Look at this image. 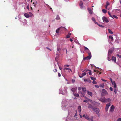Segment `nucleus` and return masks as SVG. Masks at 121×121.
I'll list each match as a JSON object with an SVG mask.
<instances>
[{
	"instance_id": "43",
	"label": "nucleus",
	"mask_w": 121,
	"mask_h": 121,
	"mask_svg": "<svg viewBox=\"0 0 121 121\" xmlns=\"http://www.w3.org/2000/svg\"><path fill=\"white\" fill-rule=\"evenodd\" d=\"M61 49L59 47H57V50L58 51H60V50Z\"/></svg>"
},
{
	"instance_id": "42",
	"label": "nucleus",
	"mask_w": 121,
	"mask_h": 121,
	"mask_svg": "<svg viewBox=\"0 0 121 121\" xmlns=\"http://www.w3.org/2000/svg\"><path fill=\"white\" fill-rule=\"evenodd\" d=\"M78 90L80 91L82 89V88L80 87H78Z\"/></svg>"
},
{
	"instance_id": "17",
	"label": "nucleus",
	"mask_w": 121,
	"mask_h": 121,
	"mask_svg": "<svg viewBox=\"0 0 121 121\" xmlns=\"http://www.w3.org/2000/svg\"><path fill=\"white\" fill-rule=\"evenodd\" d=\"M24 15L26 18H28L30 17L28 13H25L24 14Z\"/></svg>"
},
{
	"instance_id": "26",
	"label": "nucleus",
	"mask_w": 121,
	"mask_h": 121,
	"mask_svg": "<svg viewBox=\"0 0 121 121\" xmlns=\"http://www.w3.org/2000/svg\"><path fill=\"white\" fill-rule=\"evenodd\" d=\"M104 83H103L100 85L99 86L101 87L104 88Z\"/></svg>"
},
{
	"instance_id": "31",
	"label": "nucleus",
	"mask_w": 121,
	"mask_h": 121,
	"mask_svg": "<svg viewBox=\"0 0 121 121\" xmlns=\"http://www.w3.org/2000/svg\"><path fill=\"white\" fill-rule=\"evenodd\" d=\"M108 32L109 33L111 34H113V32L109 29H108Z\"/></svg>"
},
{
	"instance_id": "36",
	"label": "nucleus",
	"mask_w": 121,
	"mask_h": 121,
	"mask_svg": "<svg viewBox=\"0 0 121 121\" xmlns=\"http://www.w3.org/2000/svg\"><path fill=\"white\" fill-rule=\"evenodd\" d=\"M108 14L111 17H112H112H113V15H112L109 12H108Z\"/></svg>"
},
{
	"instance_id": "52",
	"label": "nucleus",
	"mask_w": 121,
	"mask_h": 121,
	"mask_svg": "<svg viewBox=\"0 0 121 121\" xmlns=\"http://www.w3.org/2000/svg\"><path fill=\"white\" fill-rule=\"evenodd\" d=\"M26 8L28 10L29 9V8L28 4V5L27 6Z\"/></svg>"
},
{
	"instance_id": "15",
	"label": "nucleus",
	"mask_w": 121,
	"mask_h": 121,
	"mask_svg": "<svg viewBox=\"0 0 121 121\" xmlns=\"http://www.w3.org/2000/svg\"><path fill=\"white\" fill-rule=\"evenodd\" d=\"M83 3L82 1H81L80 4V8L82 9L83 8Z\"/></svg>"
},
{
	"instance_id": "19",
	"label": "nucleus",
	"mask_w": 121,
	"mask_h": 121,
	"mask_svg": "<svg viewBox=\"0 0 121 121\" xmlns=\"http://www.w3.org/2000/svg\"><path fill=\"white\" fill-rule=\"evenodd\" d=\"M112 61H114L115 62H116V58L115 57L113 56H112Z\"/></svg>"
},
{
	"instance_id": "60",
	"label": "nucleus",
	"mask_w": 121,
	"mask_h": 121,
	"mask_svg": "<svg viewBox=\"0 0 121 121\" xmlns=\"http://www.w3.org/2000/svg\"><path fill=\"white\" fill-rule=\"evenodd\" d=\"M53 71L55 72H56L57 71V70L56 69H55Z\"/></svg>"
},
{
	"instance_id": "54",
	"label": "nucleus",
	"mask_w": 121,
	"mask_h": 121,
	"mask_svg": "<svg viewBox=\"0 0 121 121\" xmlns=\"http://www.w3.org/2000/svg\"><path fill=\"white\" fill-rule=\"evenodd\" d=\"M58 75L59 77H60L61 76V74L59 73H58Z\"/></svg>"
},
{
	"instance_id": "8",
	"label": "nucleus",
	"mask_w": 121,
	"mask_h": 121,
	"mask_svg": "<svg viewBox=\"0 0 121 121\" xmlns=\"http://www.w3.org/2000/svg\"><path fill=\"white\" fill-rule=\"evenodd\" d=\"M110 106V103H108L107 104L105 108V110L106 111H108L109 107Z\"/></svg>"
},
{
	"instance_id": "40",
	"label": "nucleus",
	"mask_w": 121,
	"mask_h": 121,
	"mask_svg": "<svg viewBox=\"0 0 121 121\" xmlns=\"http://www.w3.org/2000/svg\"><path fill=\"white\" fill-rule=\"evenodd\" d=\"M56 19L57 20H59L60 19V17L58 15H57L56 17Z\"/></svg>"
},
{
	"instance_id": "25",
	"label": "nucleus",
	"mask_w": 121,
	"mask_h": 121,
	"mask_svg": "<svg viewBox=\"0 0 121 121\" xmlns=\"http://www.w3.org/2000/svg\"><path fill=\"white\" fill-rule=\"evenodd\" d=\"M88 107L89 108H92V109H93L94 108H93V106L91 104H89Z\"/></svg>"
},
{
	"instance_id": "34",
	"label": "nucleus",
	"mask_w": 121,
	"mask_h": 121,
	"mask_svg": "<svg viewBox=\"0 0 121 121\" xmlns=\"http://www.w3.org/2000/svg\"><path fill=\"white\" fill-rule=\"evenodd\" d=\"M102 11L103 13H107V11L104 9H103L102 10Z\"/></svg>"
},
{
	"instance_id": "55",
	"label": "nucleus",
	"mask_w": 121,
	"mask_h": 121,
	"mask_svg": "<svg viewBox=\"0 0 121 121\" xmlns=\"http://www.w3.org/2000/svg\"><path fill=\"white\" fill-rule=\"evenodd\" d=\"M75 81V80L74 79H73L72 80V82L73 83Z\"/></svg>"
},
{
	"instance_id": "32",
	"label": "nucleus",
	"mask_w": 121,
	"mask_h": 121,
	"mask_svg": "<svg viewBox=\"0 0 121 121\" xmlns=\"http://www.w3.org/2000/svg\"><path fill=\"white\" fill-rule=\"evenodd\" d=\"M30 17H33L34 16L33 14L31 13L30 12Z\"/></svg>"
},
{
	"instance_id": "12",
	"label": "nucleus",
	"mask_w": 121,
	"mask_h": 121,
	"mask_svg": "<svg viewBox=\"0 0 121 121\" xmlns=\"http://www.w3.org/2000/svg\"><path fill=\"white\" fill-rule=\"evenodd\" d=\"M62 108L63 110H65L67 109V106H63V105L62 106Z\"/></svg>"
},
{
	"instance_id": "14",
	"label": "nucleus",
	"mask_w": 121,
	"mask_h": 121,
	"mask_svg": "<svg viewBox=\"0 0 121 121\" xmlns=\"http://www.w3.org/2000/svg\"><path fill=\"white\" fill-rule=\"evenodd\" d=\"M102 92L105 94V95L108 94V93L107 91L104 89H103L102 90Z\"/></svg>"
},
{
	"instance_id": "22",
	"label": "nucleus",
	"mask_w": 121,
	"mask_h": 121,
	"mask_svg": "<svg viewBox=\"0 0 121 121\" xmlns=\"http://www.w3.org/2000/svg\"><path fill=\"white\" fill-rule=\"evenodd\" d=\"M111 101V100L110 98L106 99L105 102H110Z\"/></svg>"
},
{
	"instance_id": "51",
	"label": "nucleus",
	"mask_w": 121,
	"mask_h": 121,
	"mask_svg": "<svg viewBox=\"0 0 121 121\" xmlns=\"http://www.w3.org/2000/svg\"><path fill=\"white\" fill-rule=\"evenodd\" d=\"M88 101L87 100H85L83 101L84 102L87 103V102Z\"/></svg>"
},
{
	"instance_id": "23",
	"label": "nucleus",
	"mask_w": 121,
	"mask_h": 121,
	"mask_svg": "<svg viewBox=\"0 0 121 121\" xmlns=\"http://www.w3.org/2000/svg\"><path fill=\"white\" fill-rule=\"evenodd\" d=\"M113 51V50L112 49H110L109 50L108 53V54H111L112 52Z\"/></svg>"
},
{
	"instance_id": "29",
	"label": "nucleus",
	"mask_w": 121,
	"mask_h": 121,
	"mask_svg": "<svg viewBox=\"0 0 121 121\" xmlns=\"http://www.w3.org/2000/svg\"><path fill=\"white\" fill-rule=\"evenodd\" d=\"M92 20L93 21H94L95 22V23L97 24V22H95V20L94 18L92 17Z\"/></svg>"
},
{
	"instance_id": "13",
	"label": "nucleus",
	"mask_w": 121,
	"mask_h": 121,
	"mask_svg": "<svg viewBox=\"0 0 121 121\" xmlns=\"http://www.w3.org/2000/svg\"><path fill=\"white\" fill-rule=\"evenodd\" d=\"M77 89V87H76L74 88H72L71 89V90L73 92V93L74 92L75 93Z\"/></svg>"
},
{
	"instance_id": "61",
	"label": "nucleus",
	"mask_w": 121,
	"mask_h": 121,
	"mask_svg": "<svg viewBox=\"0 0 121 121\" xmlns=\"http://www.w3.org/2000/svg\"><path fill=\"white\" fill-rule=\"evenodd\" d=\"M84 80L85 82L88 81V80L87 79H85Z\"/></svg>"
},
{
	"instance_id": "63",
	"label": "nucleus",
	"mask_w": 121,
	"mask_h": 121,
	"mask_svg": "<svg viewBox=\"0 0 121 121\" xmlns=\"http://www.w3.org/2000/svg\"><path fill=\"white\" fill-rule=\"evenodd\" d=\"M110 80L111 82L112 83L113 82H112V78H110Z\"/></svg>"
},
{
	"instance_id": "46",
	"label": "nucleus",
	"mask_w": 121,
	"mask_h": 121,
	"mask_svg": "<svg viewBox=\"0 0 121 121\" xmlns=\"http://www.w3.org/2000/svg\"><path fill=\"white\" fill-rule=\"evenodd\" d=\"M109 89L110 91H113V88L111 87H110Z\"/></svg>"
},
{
	"instance_id": "1",
	"label": "nucleus",
	"mask_w": 121,
	"mask_h": 121,
	"mask_svg": "<svg viewBox=\"0 0 121 121\" xmlns=\"http://www.w3.org/2000/svg\"><path fill=\"white\" fill-rule=\"evenodd\" d=\"M84 49L86 51V52L88 53L89 56L86 57L84 58L83 60H88L91 58V53L90 52L89 49L87 47H84Z\"/></svg>"
},
{
	"instance_id": "10",
	"label": "nucleus",
	"mask_w": 121,
	"mask_h": 121,
	"mask_svg": "<svg viewBox=\"0 0 121 121\" xmlns=\"http://www.w3.org/2000/svg\"><path fill=\"white\" fill-rule=\"evenodd\" d=\"M86 72H84L82 73V74L80 75H79V76L80 78H82L84 76L86 75Z\"/></svg>"
},
{
	"instance_id": "3",
	"label": "nucleus",
	"mask_w": 121,
	"mask_h": 121,
	"mask_svg": "<svg viewBox=\"0 0 121 121\" xmlns=\"http://www.w3.org/2000/svg\"><path fill=\"white\" fill-rule=\"evenodd\" d=\"M83 117L89 121L90 120H92V118H93V117L92 116H91V118H90L89 116L87 114H84Z\"/></svg>"
},
{
	"instance_id": "5",
	"label": "nucleus",
	"mask_w": 121,
	"mask_h": 121,
	"mask_svg": "<svg viewBox=\"0 0 121 121\" xmlns=\"http://www.w3.org/2000/svg\"><path fill=\"white\" fill-rule=\"evenodd\" d=\"M102 19L104 22L108 23L109 22L107 18L105 17H102Z\"/></svg>"
},
{
	"instance_id": "30",
	"label": "nucleus",
	"mask_w": 121,
	"mask_h": 121,
	"mask_svg": "<svg viewBox=\"0 0 121 121\" xmlns=\"http://www.w3.org/2000/svg\"><path fill=\"white\" fill-rule=\"evenodd\" d=\"M109 39H111V40L112 41H113V37H112V36H111V35L109 36Z\"/></svg>"
},
{
	"instance_id": "37",
	"label": "nucleus",
	"mask_w": 121,
	"mask_h": 121,
	"mask_svg": "<svg viewBox=\"0 0 121 121\" xmlns=\"http://www.w3.org/2000/svg\"><path fill=\"white\" fill-rule=\"evenodd\" d=\"M112 17V18L113 19L114 18V17L115 18L117 19L118 18V17L117 16H115V15H113V17Z\"/></svg>"
},
{
	"instance_id": "6",
	"label": "nucleus",
	"mask_w": 121,
	"mask_h": 121,
	"mask_svg": "<svg viewBox=\"0 0 121 121\" xmlns=\"http://www.w3.org/2000/svg\"><path fill=\"white\" fill-rule=\"evenodd\" d=\"M93 109L94 111L97 114H98L99 113V108H94Z\"/></svg>"
},
{
	"instance_id": "64",
	"label": "nucleus",
	"mask_w": 121,
	"mask_h": 121,
	"mask_svg": "<svg viewBox=\"0 0 121 121\" xmlns=\"http://www.w3.org/2000/svg\"><path fill=\"white\" fill-rule=\"evenodd\" d=\"M59 68L60 70H61L62 69V68L61 67H60V66H59Z\"/></svg>"
},
{
	"instance_id": "33",
	"label": "nucleus",
	"mask_w": 121,
	"mask_h": 121,
	"mask_svg": "<svg viewBox=\"0 0 121 121\" xmlns=\"http://www.w3.org/2000/svg\"><path fill=\"white\" fill-rule=\"evenodd\" d=\"M89 71V74L90 75H91V70H86V71Z\"/></svg>"
},
{
	"instance_id": "48",
	"label": "nucleus",
	"mask_w": 121,
	"mask_h": 121,
	"mask_svg": "<svg viewBox=\"0 0 121 121\" xmlns=\"http://www.w3.org/2000/svg\"><path fill=\"white\" fill-rule=\"evenodd\" d=\"M117 121H121V118H119L117 120Z\"/></svg>"
},
{
	"instance_id": "56",
	"label": "nucleus",
	"mask_w": 121,
	"mask_h": 121,
	"mask_svg": "<svg viewBox=\"0 0 121 121\" xmlns=\"http://www.w3.org/2000/svg\"><path fill=\"white\" fill-rule=\"evenodd\" d=\"M95 86L97 88H99V86L98 85H95Z\"/></svg>"
},
{
	"instance_id": "11",
	"label": "nucleus",
	"mask_w": 121,
	"mask_h": 121,
	"mask_svg": "<svg viewBox=\"0 0 121 121\" xmlns=\"http://www.w3.org/2000/svg\"><path fill=\"white\" fill-rule=\"evenodd\" d=\"M114 106L113 105H112L110 107V111L111 112H113L114 111Z\"/></svg>"
},
{
	"instance_id": "7",
	"label": "nucleus",
	"mask_w": 121,
	"mask_h": 121,
	"mask_svg": "<svg viewBox=\"0 0 121 121\" xmlns=\"http://www.w3.org/2000/svg\"><path fill=\"white\" fill-rule=\"evenodd\" d=\"M99 100L101 102L105 103L106 98L104 97H101L99 99Z\"/></svg>"
},
{
	"instance_id": "9",
	"label": "nucleus",
	"mask_w": 121,
	"mask_h": 121,
	"mask_svg": "<svg viewBox=\"0 0 121 121\" xmlns=\"http://www.w3.org/2000/svg\"><path fill=\"white\" fill-rule=\"evenodd\" d=\"M63 69L64 71L65 70H68V72L69 73H70V72H72V70L71 69L67 68H65L64 69Z\"/></svg>"
},
{
	"instance_id": "59",
	"label": "nucleus",
	"mask_w": 121,
	"mask_h": 121,
	"mask_svg": "<svg viewBox=\"0 0 121 121\" xmlns=\"http://www.w3.org/2000/svg\"><path fill=\"white\" fill-rule=\"evenodd\" d=\"M69 65H64V67H65V66H67V67H69Z\"/></svg>"
},
{
	"instance_id": "16",
	"label": "nucleus",
	"mask_w": 121,
	"mask_h": 121,
	"mask_svg": "<svg viewBox=\"0 0 121 121\" xmlns=\"http://www.w3.org/2000/svg\"><path fill=\"white\" fill-rule=\"evenodd\" d=\"M87 9L90 14H92L93 12L91 9L89 8H88Z\"/></svg>"
},
{
	"instance_id": "18",
	"label": "nucleus",
	"mask_w": 121,
	"mask_h": 121,
	"mask_svg": "<svg viewBox=\"0 0 121 121\" xmlns=\"http://www.w3.org/2000/svg\"><path fill=\"white\" fill-rule=\"evenodd\" d=\"M78 111L79 112H81V108L80 106H79L78 108Z\"/></svg>"
},
{
	"instance_id": "53",
	"label": "nucleus",
	"mask_w": 121,
	"mask_h": 121,
	"mask_svg": "<svg viewBox=\"0 0 121 121\" xmlns=\"http://www.w3.org/2000/svg\"><path fill=\"white\" fill-rule=\"evenodd\" d=\"M109 55H108V60L109 61H110L111 60V59L110 58H109Z\"/></svg>"
},
{
	"instance_id": "38",
	"label": "nucleus",
	"mask_w": 121,
	"mask_h": 121,
	"mask_svg": "<svg viewBox=\"0 0 121 121\" xmlns=\"http://www.w3.org/2000/svg\"><path fill=\"white\" fill-rule=\"evenodd\" d=\"M97 24L100 27H104V26H103L102 25H100L98 24V23H97Z\"/></svg>"
},
{
	"instance_id": "39",
	"label": "nucleus",
	"mask_w": 121,
	"mask_h": 121,
	"mask_svg": "<svg viewBox=\"0 0 121 121\" xmlns=\"http://www.w3.org/2000/svg\"><path fill=\"white\" fill-rule=\"evenodd\" d=\"M97 68H96L94 70V72H99V71H98V70L97 69Z\"/></svg>"
},
{
	"instance_id": "21",
	"label": "nucleus",
	"mask_w": 121,
	"mask_h": 121,
	"mask_svg": "<svg viewBox=\"0 0 121 121\" xmlns=\"http://www.w3.org/2000/svg\"><path fill=\"white\" fill-rule=\"evenodd\" d=\"M112 84L114 86V88H117V86L116 85V83L114 81L112 83Z\"/></svg>"
},
{
	"instance_id": "45",
	"label": "nucleus",
	"mask_w": 121,
	"mask_h": 121,
	"mask_svg": "<svg viewBox=\"0 0 121 121\" xmlns=\"http://www.w3.org/2000/svg\"><path fill=\"white\" fill-rule=\"evenodd\" d=\"M92 83L94 84H97V82L96 81H93Z\"/></svg>"
},
{
	"instance_id": "44",
	"label": "nucleus",
	"mask_w": 121,
	"mask_h": 121,
	"mask_svg": "<svg viewBox=\"0 0 121 121\" xmlns=\"http://www.w3.org/2000/svg\"><path fill=\"white\" fill-rule=\"evenodd\" d=\"M77 116V111H76V113L75 114V115H74V117H75L77 118L76 117Z\"/></svg>"
},
{
	"instance_id": "41",
	"label": "nucleus",
	"mask_w": 121,
	"mask_h": 121,
	"mask_svg": "<svg viewBox=\"0 0 121 121\" xmlns=\"http://www.w3.org/2000/svg\"><path fill=\"white\" fill-rule=\"evenodd\" d=\"M115 89L114 90V91L115 93V94H116L117 92V88H114Z\"/></svg>"
},
{
	"instance_id": "35",
	"label": "nucleus",
	"mask_w": 121,
	"mask_h": 121,
	"mask_svg": "<svg viewBox=\"0 0 121 121\" xmlns=\"http://www.w3.org/2000/svg\"><path fill=\"white\" fill-rule=\"evenodd\" d=\"M64 89H65V93L66 94L67 92V88L66 87H65L64 88Z\"/></svg>"
},
{
	"instance_id": "50",
	"label": "nucleus",
	"mask_w": 121,
	"mask_h": 121,
	"mask_svg": "<svg viewBox=\"0 0 121 121\" xmlns=\"http://www.w3.org/2000/svg\"><path fill=\"white\" fill-rule=\"evenodd\" d=\"M70 37V36L69 35H68L66 36V38H69Z\"/></svg>"
},
{
	"instance_id": "4",
	"label": "nucleus",
	"mask_w": 121,
	"mask_h": 121,
	"mask_svg": "<svg viewBox=\"0 0 121 121\" xmlns=\"http://www.w3.org/2000/svg\"><path fill=\"white\" fill-rule=\"evenodd\" d=\"M62 29L65 31H67V29L63 27H61L60 28H58L57 30H56V33H58L59 31V30L60 29Z\"/></svg>"
},
{
	"instance_id": "47",
	"label": "nucleus",
	"mask_w": 121,
	"mask_h": 121,
	"mask_svg": "<svg viewBox=\"0 0 121 121\" xmlns=\"http://www.w3.org/2000/svg\"><path fill=\"white\" fill-rule=\"evenodd\" d=\"M109 4V3L108 2H107L106 3V5L108 6Z\"/></svg>"
},
{
	"instance_id": "57",
	"label": "nucleus",
	"mask_w": 121,
	"mask_h": 121,
	"mask_svg": "<svg viewBox=\"0 0 121 121\" xmlns=\"http://www.w3.org/2000/svg\"><path fill=\"white\" fill-rule=\"evenodd\" d=\"M108 6H106H106H105V9H108V10H109V9H108L107 8V7H108Z\"/></svg>"
},
{
	"instance_id": "2",
	"label": "nucleus",
	"mask_w": 121,
	"mask_h": 121,
	"mask_svg": "<svg viewBox=\"0 0 121 121\" xmlns=\"http://www.w3.org/2000/svg\"><path fill=\"white\" fill-rule=\"evenodd\" d=\"M82 91L83 93L82 92H79L80 96L82 97H83L85 95L86 91V89L85 87H82Z\"/></svg>"
},
{
	"instance_id": "62",
	"label": "nucleus",
	"mask_w": 121,
	"mask_h": 121,
	"mask_svg": "<svg viewBox=\"0 0 121 121\" xmlns=\"http://www.w3.org/2000/svg\"><path fill=\"white\" fill-rule=\"evenodd\" d=\"M64 50H65L66 51V54H67V49L66 48H65L64 49Z\"/></svg>"
},
{
	"instance_id": "58",
	"label": "nucleus",
	"mask_w": 121,
	"mask_h": 121,
	"mask_svg": "<svg viewBox=\"0 0 121 121\" xmlns=\"http://www.w3.org/2000/svg\"><path fill=\"white\" fill-rule=\"evenodd\" d=\"M35 3H34V2L33 3V4H34V6L35 7V4H37V2L36 1L35 2Z\"/></svg>"
},
{
	"instance_id": "20",
	"label": "nucleus",
	"mask_w": 121,
	"mask_h": 121,
	"mask_svg": "<svg viewBox=\"0 0 121 121\" xmlns=\"http://www.w3.org/2000/svg\"><path fill=\"white\" fill-rule=\"evenodd\" d=\"M87 92L88 95L91 96H92V93L91 92L89 91H87Z\"/></svg>"
},
{
	"instance_id": "28",
	"label": "nucleus",
	"mask_w": 121,
	"mask_h": 121,
	"mask_svg": "<svg viewBox=\"0 0 121 121\" xmlns=\"http://www.w3.org/2000/svg\"><path fill=\"white\" fill-rule=\"evenodd\" d=\"M73 94L74 96L76 97H78L79 95L78 94H76L74 92L73 93Z\"/></svg>"
},
{
	"instance_id": "49",
	"label": "nucleus",
	"mask_w": 121,
	"mask_h": 121,
	"mask_svg": "<svg viewBox=\"0 0 121 121\" xmlns=\"http://www.w3.org/2000/svg\"><path fill=\"white\" fill-rule=\"evenodd\" d=\"M117 56L118 57H119V58H121V55H119V54H117Z\"/></svg>"
},
{
	"instance_id": "24",
	"label": "nucleus",
	"mask_w": 121,
	"mask_h": 121,
	"mask_svg": "<svg viewBox=\"0 0 121 121\" xmlns=\"http://www.w3.org/2000/svg\"><path fill=\"white\" fill-rule=\"evenodd\" d=\"M91 103L92 104L93 103L94 104H95V103H96V104H97L98 105H100V104L99 103H96L94 101L93 102H92V101L91 100Z\"/></svg>"
},
{
	"instance_id": "27",
	"label": "nucleus",
	"mask_w": 121,
	"mask_h": 121,
	"mask_svg": "<svg viewBox=\"0 0 121 121\" xmlns=\"http://www.w3.org/2000/svg\"><path fill=\"white\" fill-rule=\"evenodd\" d=\"M90 78L92 80H93V81L95 80L96 79V78L93 77H90Z\"/></svg>"
}]
</instances>
